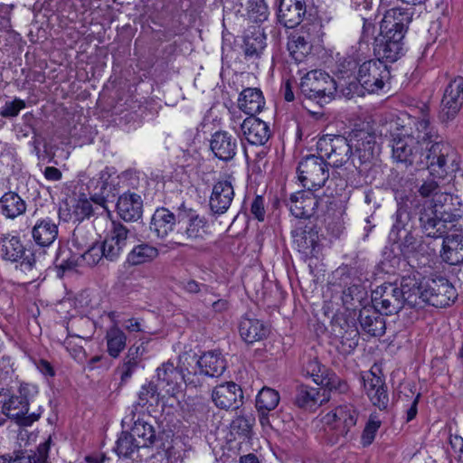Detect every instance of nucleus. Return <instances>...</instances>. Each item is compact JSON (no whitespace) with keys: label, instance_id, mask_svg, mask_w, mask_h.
Segmentation results:
<instances>
[{"label":"nucleus","instance_id":"obj_1","mask_svg":"<svg viewBox=\"0 0 463 463\" xmlns=\"http://www.w3.org/2000/svg\"><path fill=\"white\" fill-rule=\"evenodd\" d=\"M413 126L410 133L392 134L390 146L393 160L432 174L443 175L449 168H456V148L434 131L430 120L419 118Z\"/></svg>","mask_w":463,"mask_h":463},{"label":"nucleus","instance_id":"obj_2","mask_svg":"<svg viewBox=\"0 0 463 463\" xmlns=\"http://www.w3.org/2000/svg\"><path fill=\"white\" fill-rule=\"evenodd\" d=\"M463 217V203L458 194L444 190L430 206L420 212V225L427 238L439 239L456 228Z\"/></svg>","mask_w":463,"mask_h":463},{"label":"nucleus","instance_id":"obj_3","mask_svg":"<svg viewBox=\"0 0 463 463\" xmlns=\"http://www.w3.org/2000/svg\"><path fill=\"white\" fill-rule=\"evenodd\" d=\"M203 356L195 353H185L180 355V362L186 371L179 370L168 361L157 368L158 386L169 396H175L181 391L183 383L191 387L200 386L203 373Z\"/></svg>","mask_w":463,"mask_h":463},{"label":"nucleus","instance_id":"obj_4","mask_svg":"<svg viewBox=\"0 0 463 463\" xmlns=\"http://www.w3.org/2000/svg\"><path fill=\"white\" fill-rule=\"evenodd\" d=\"M349 142L353 150L352 168L345 166V177L347 182L356 186L360 184L361 177L365 176L374 164L381 148L376 135L364 129L352 131Z\"/></svg>","mask_w":463,"mask_h":463},{"label":"nucleus","instance_id":"obj_5","mask_svg":"<svg viewBox=\"0 0 463 463\" xmlns=\"http://www.w3.org/2000/svg\"><path fill=\"white\" fill-rule=\"evenodd\" d=\"M391 78V71L386 63L377 59L365 61L359 65L355 77L357 82H350L347 95H364L363 90L368 93H376L390 82Z\"/></svg>","mask_w":463,"mask_h":463},{"label":"nucleus","instance_id":"obj_6","mask_svg":"<svg viewBox=\"0 0 463 463\" xmlns=\"http://www.w3.org/2000/svg\"><path fill=\"white\" fill-rule=\"evenodd\" d=\"M36 392L35 386L21 383L16 392L3 402L2 412L21 426L32 425L39 420L43 411L39 407L37 411L29 412L30 400Z\"/></svg>","mask_w":463,"mask_h":463},{"label":"nucleus","instance_id":"obj_7","mask_svg":"<svg viewBox=\"0 0 463 463\" xmlns=\"http://www.w3.org/2000/svg\"><path fill=\"white\" fill-rule=\"evenodd\" d=\"M299 89L307 99L324 106L333 99L337 88L335 80L328 73L314 70L302 77Z\"/></svg>","mask_w":463,"mask_h":463},{"label":"nucleus","instance_id":"obj_8","mask_svg":"<svg viewBox=\"0 0 463 463\" xmlns=\"http://www.w3.org/2000/svg\"><path fill=\"white\" fill-rule=\"evenodd\" d=\"M330 165L322 156L307 155L298 163L297 172L304 188L318 190L329 178Z\"/></svg>","mask_w":463,"mask_h":463},{"label":"nucleus","instance_id":"obj_9","mask_svg":"<svg viewBox=\"0 0 463 463\" xmlns=\"http://www.w3.org/2000/svg\"><path fill=\"white\" fill-rule=\"evenodd\" d=\"M317 149L323 157H326L330 166L340 168L348 166L352 168L351 157L353 156L349 137L341 135H324L317 141Z\"/></svg>","mask_w":463,"mask_h":463},{"label":"nucleus","instance_id":"obj_10","mask_svg":"<svg viewBox=\"0 0 463 463\" xmlns=\"http://www.w3.org/2000/svg\"><path fill=\"white\" fill-rule=\"evenodd\" d=\"M88 188L90 200L104 210H108L106 203L112 202L119 193L118 176L115 175V173H112L109 167H106L99 172L98 177L90 181Z\"/></svg>","mask_w":463,"mask_h":463},{"label":"nucleus","instance_id":"obj_11","mask_svg":"<svg viewBox=\"0 0 463 463\" xmlns=\"http://www.w3.org/2000/svg\"><path fill=\"white\" fill-rule=\"evenodd\" d=\"M359 417V411L351 403L342 404L335 408L325 417L326 423L334 430L335 438L330 442L335 444L340 438L346 439L351 433Z\"/></svg>","mask_w":463,"mask_h":463},{"label":"nucleus","instance_id":"obj_12","mask_svg":"<svg viewBox=\"0 0 463 463\" xmlns=\"http://www.w3.org/2000/svg\"><path fill=\"white\" fill-rule=\"evenodd\" d=\"M463 107V77L450 80L441 99L439 120L442 124L453 121Z\"/></svg>","mask_w":463,"mask_h":463},{"label":"nucleus","instance_id":"obj_13","mask_svg":"<svg viewBox=\"0 0 463 463\" xmlns=\"http://www.w3.org/2000/svg\"><path fill=\"white\" fill-rule=\"evenodd\" d=\"M424 288L425 305L443 308L453 304L458 298L456 288L443 277L426 279Z\"/></svg>","mask_w":463,"mask_h":463},{"label":"nucleus","instance_id":"obj_14","mask_svg":"<svg viewBox=\"0 0 463 463\" xmlns=\"http://www.w3.org/2000/svg\"><path fill=\"white\" fill-rule=\"evenodd\" d=\"M373 306L384 316L399 313L404 307L396 283H383L372 291Z\"/></svg>","mask_w":463,"mask_h":463},{"label":"nucleus","instance_id":"obj_15","mask_svg":"<svg viewBox=\"0 0 463 463\" xmlns=\"http://www.w3.org/2000/svg\"><path fill=\"white\" fill-rule=\"evenodd\" d=\"M25 247L18 236L5 234L0 238V256L3 260L17 262L21 260V267L25 270L33 269L37 262L35 254L25 253Z\"/></svg>","mask_w":463,"mask_h":463},{"label":"nucleus","instance_id":"obj_16","mask_svg":"<svg viewBox=\"0 0 463 463\" xmlns=\"http://www.w3.org/2000/svg\"><path fill=\"white\" fill-rule=\"evenodd\" d=\"M405 36H388L378 34L374 38L373 52L377 57L376 59L386 62H395L404 54V43Z\"/></svg>","mask_w":463,"mask_h":463},{"label":"nucleus","instance_id":"obj_17","mask_svg":"<svg viewBox=\"0 0 463 463\" xmlns=\"http://www.w3.org/2000/svg\"><path fill=\"white\" fill-rule=\"evenodd\" d=\"M243 392L240 385L227 382L215 386L212 392V401L222 410H237L243 403Z\"/></svg>","mask_w":463,"mask_h":463},{"label":"nucleus","instance_id":"obj_18","mask_svg":"<svg viewBox=\"0 0 463 463\" xmlns=\"http://www.w3.org/2000/svg\"><path fill=\"white\" fill-rule=\"evenodd\" d=\"M177 224L190 241L202 238L203 218L198 209L183 203L177 209Z\"/></svg>","mask_w":463,"mask_h":463},{"label":"nucleus","instance_id":"obj_19","mask_svg":"<svg viewBox=\"0 0 463 463\" xmlns=\"http://www.w3.org/2000/svg\"><path fill=\"white\" fill-rule=\"evenodd\" d=\"M209 149L213 158L222 162H229L237 154V138L227 131L218 130L212 134L209 139Z\"/></svg>","mask_w":463,"mask_h":463},{"label":"nucleus","instance_id":"obj_20","mask_svg":"<svg viewBox=\"0 0 463 463\" xmlns=\"http://www.w3.org/2000/svg\"><path fill=\"white\" fill-rule=\"evenodd\" d=\"M241 49L248 61H255L261 59L267 48V36L260 26L248 27L242 36Z\"/></svg>","mask_w":463,"mask_h":463},{"label":"nucleus","instance_id":"obj_21","mask_svg":"<svg viewBox=\"0 0 463 463\" xmlns=\"http://www.w3.org/2000/svg\"><path fill=\"white\" fill-rule=\"evenodd\" d=\"M314 190H301L290 194L288 202L289 211L296 218L308 219L317 211L319 199L314 194Z\"/></svg>","mask_w":463,"mask_h":463},{"label":"nucleus","instance_id":"obj_22","mask_svg":"<svg viewBox=\"0 0 463 463\" xmlns=\"http://www.w3.org/2000/svg\"><path fill=\"white\" fill-rule=\"evenodd\" d=\"M455 164L457 165L456 168H449V171L443 175H439L436 172L432 174V171L428 170L429 172L426 177L417 180L416 188L419 195L424 199H435V197L438 196V194H442L444 192V186L441 184V182L449 175L454 174L460 169V159L457 151Z\"/></svg>","mask_w":463,"mask_h":463},{"label":"nucleus","instance_id":"obj_23","mask_svg":"<svg viewBox=\"0 0 463 463\" xmlns=\"http://www.w3.org/2000/svg\"><path fill=\"white\" fill-rule=\"evenodd\" d=\"M425 288V280H420L413 276L402 277L398 288L401 292L404 307L411 308H421L425 306V297L423 289Z\"/></svg>","mask_w":463,"mask_h":463},{"label":"nucleus","instance_id":"obj_24","mask_svg":"<svg viewBox=\"0 0 463 463\" xmlns=\"http://www.w3.org/2000/svg\"><path fill=\"white\" fill-rule=\"evenodd\" d=\"M234 197V189L227 180L218 181L213 187L209 199L210 214L215 218L225 213Z\"/></svg>","mask_w":463,"mask_h":463},{"label":"nucleus","instance_id":"obj_25","mask_svg":"<svg viewBox=\"0 0 463 463\" xmlns=\"http://www.w3.org/2000/svg\"><path fill=\"white\" fill-rule=\"evenodd\" d=\"M310 25L306 24L288 36V51L297 62H301L312 51L314 37L309 33Z\"/></svg>","mask_w":463,"mask_h":463},{"label":"nucleus","instance_id":"obj_26","mask_svg":"<svg viewBox=\"0 0 463 463\" xmlns=\"http://www.w3.org/2000/svg\"><path fill=\"white\" fill-rule=\"evenodd\" d=\"M307 13L305 0H280L278 21L287 28H295L301 24Z\"/></svg>","mask_w":463,"mask_h":463},{"label":"nucleus","instance_id":"obj_27","mask_svg":"<svg viewBox=\"0 0 463 463\" xmlns=\"http://www.w3.org/2000/svg\"><path fill=\"white\" fill-rule=\"evenodd\" d=\"M383 316L384 315L373 306L362 307L357 318L362 331L370 336H383L386 331V323Z\"/></svg>","mask_w":463,"mask_h":463},{"label":"nucleus","instance_id":"obj_28","mask_svg":"<svg viewBox=\"0 0 463 463\" xmlns=\"http://www.w3.org/2000/svg\"><path fill=\"white\" fill-rule=\"evenodd\" d=\"M238 328L241 337L247 344L261 341L269 334V328L263 321L248 313L241 317Z\"/></svg>","mask_w":463,"mask_h":463},{"label":"nucleus","instance_id":"obj_29","mask_svg":"<svg viewBox=\"0 0 463 463\" xmlns=\"http://www.w3.org/2000/svg\"><path fill=\"white\" fill-rule=\"evenodd\" d=\"M117 212L119 217L126 222L139 220L143 213L141 196L135 193H124L118 199Z\"/></svg>","mask_w":463,"mask_h":463},{"label":"nucleus","instance_id":"obj_30","mask_svg":"<svg viewBox=\"0 0 463 463\" xmlns=\"http://www.w3.org/2000/svg\"><path fill=\"white\" fill-rule=\"evenodd\" d=\"M241 128L245 138L251 145L263 146L270 137L268 124L255 117L244 119Z\"/></svg>","mask_w":463,"mask_h":463},{"label":"nucleus","instance_id":"obj_31","mask_svg":"<svg viewBox=\"0 0 463 463\" xmlns=\"http://www.w3.org/2000/svg\"><path fill=\"white\" fill-rule=\"evenodd\" d=\"M294 243L306 257H314L318 250V232L315 227L305 226L291 232Z\"/></svg>","mask_w":463,"mask_h":463},{"label":"nucleus","instance_id":"obj_32","mask_svg":"<svg viewBox=\"0 0 463 463\" xmlns=\"http://www.w3.org/2000/svg\"><path fill=\"white\" fill-rule=\"evenodd\" d=\"M58 236V224L50 217L36 221L32 228V237L36 245L46 248L51 246Z\"/></svg>","mask_w":463,"mask_h":463},{"label":"nucleus","instance_id":"obj_33","mask_svg":"<svg viewBox=\"0 0 463 463\" xmlns=\"http://www.w3.org/2000/svg\"><path fill=\"white\" fill-rule=\"evenodd\" d=\"M366 394L372 403L380 410H385L389 404V396L384 379L372 373L364 383Z\"/></svg>","mask_w":463,"mask_h":463},{"label":"nucleus","instance_id":"obj_34","mask_svg":"<svg viewBox=\"0 0 463 463\" xmlns=\"http://www.w3.org/2000/svg\"><path fill=\"white\" fill-rule=\"evenodd\" d=\"M441 239L443 260L450 265L463 264V235L447 233Z\"/></svg>","mask_w":463,"mask_h":463},{"label":"nucleus","instance_id":"obj_35","mask_svg":"<svg viewBox=\"0 0 463 463\" xmlns=\"http://www.w3.org/2000/svg\"><path fill=\"white\" fill-rule=\"evenodd\" d=\"M175 223H177V214L175 215L166 208H158L151 218L149 229L157 238H165L173 231Z\"/></svg>","mask_w":463,"mask_h":463},{"label":"nucleus","instance_id":"obj_36","mask_svg":"<svg viewBox=\"0 0 463 463\" xmlns=\"http://www.w3.org/2000/svg\"><path fill=\"white\" fill-rule=\"evenodd\" d=\"M265 105L262 91L258 88H247L243 90L238 99V106L241 110L250 117L260 113Z\"/></svg>","mask_w":463,"mask_h":463},{"label":"nucleus","instance_id":"obj_37","mask_svg":"<svg viewBox=\"0 0 463 463\" xmlns=\"http://www.w3.org/2000/svg\"><path fill=\"white\" fill-rule=\"evenodd\" d=\"M320 392V390L317 388L309 387L305 384L298 385L294 403L298 407L304 409L320 406L328 401V398L326 397V390L323 391L322 394Z\"/></svg>","mask_w":463,"mask_h":463},{"label":"nucleus","instance_id":"obj_38","mask_svg":"<svg viewBox=\"0 0 463 463\" xmlns=\"http://www.w3.org/2000/svg\"><path fill=\"white\" fill-rule=\"evenodd\" d=\"M26 211L25 201L15 192L5 193L0 198V213L7 219H15Z\"/></svg>","mask_w":463,"mask_h":463},{"label":"nucleus","instance_id":"obj_39","mask_svg":"<svg viewBox=\"0 0 463 463\" xmlns=\"http://www.w3.org/2000/svg\"><path fill=\"white\" fill-rule=\"evenodd\" d=\"M343 305L347 310L355 312L359 307H366L368 294L366 288L360 283H354L344 288L342 292Z\"/></svg>","mask_w":463,"mask_h":463},{"label":"nucleus","instance_id":"obj_40","mask_svg":"<svg viewBox=\"0 0 463 463\" xmlns=\"http://www.w3.org/2000/svg\"><path fill=\"white\" fill-rule=\"evenodd\" d=\"M130 421H134L131 428L132 435L136 437L137 442L143 447L147 448L153 445L156 439V432L152 424L138 417L135 420V414L132 413Z\"/></svg>","mask_w":463,"mask_h":463},{"label":"nucleus","instance_id":"obj_41","mask_svg":"<svg viewBox=\"0 0 463 463\" xmlns=\"http://www.w3.org/2000/svg\"><path fill=\"white\" fill-rule=\"evenodd\" d=\"M105 340L107 352L112 358H118L127 346V335L117 325L107 330Z\"/></svg>","mask_w":463,"mask_h":463},{"label":"nucleus","instance_id":"obj_42","mask_svg":"<svg viewBox=\"0 0 463 463\" xmlns=\"http://www.w3.org/2000/svg\"><path fill=\"white\" fill-rule=\"evenodd\" d=\"M159 255L157 248L148 244L136 245L128 254L127 261L132 266H138L153 261Z\"/></svg>","mask_w":463,"mask_h":463},{"label":"nucleus","instance_id":"obj_43","mask_svg":"<svg viewBox=\"0 0 463 463\" xmlns=\"http://www.w3.org/2000/svg\"><path fill=\"white\" fill-rule=\"evenodd\" d=\"M204 375L219 377L226 369V361L220 350L204 352Z\"/></svg>","mask_w":463,"mask_h":463},{"label":"nucleus","instance_id":"obj_44","mask_svg":"<svg viewBox=\"0 0 463 463\" xmlns=\"http://www.w3.org/2000/svg\"><path fill=\"white\" fill-rule=\"evenodd\" d=\"M255 418L252 415H240L232 420L231 423L232 433L239 439L250 440L253 435V425Z\"/></svg>","mask_w":463,"mask_h":463},{"label":"nucleus","instance_id":"obj_45","mask_svg":"<svg viewBox=\"0 0 463 463\" xmlns=\"http://www.w3.org/2000/svg\"><path fill=\"white\" fill-rule=\"evenodd\" d=\"M409 201V198L406 197L405 200L402 199V202L398 203V209L395 213V222L391 230L390 238L400 234L402 231L411 230V226H409L411 220V213L408 211L407 204V202Z\"/></svg>","mask_w":463,"mask_h":463},{"label":"nucleus","instance_id":"obj_46","mask_svg":"<svg viewBox=\"0 0 463 463\" xmlns=\"http://www.w3.org/2000/svg\"><path fill=\"white\" fill-rule=\"evenodd\" d=\"M143 448L132 432L122 431L116 442L114 450L119 457L131 458L133 453Z\"/></svg>","mask_w":463,"mask_h":463},{"label":"nucleus","instance_id":"obj_47","mask_svg":"<svg viewBox=\"0 0 463 463\" xmlns=\"http://www.w3.org/2000/svg\"><path fill=\"white\" fill-rule=\"evenodd\" d=\"M279 393L269 387H263L256 397V408L258 411H271L279 404Z\"/></svg>","mask_w":463,"mask_h":463},{"label":"nucleus","instance_id":"obj_48","mask_svg":"<svg viewBox=\"0 0 463 463\" xmlns=\"http://www.w3.org/2000/svg\"><path fill=\"white\" fill-rule=\"evenodd\" d=\"M391 240L393 241V244L397 245L401 255L404 258L415 252L419 246V241L411 230L402 231L400 234L391 238Z\"/></svg>","mask_w":463,"mask_h":463},{"label":"nucleus","instance_id":"obj_49","mask_svg":"<svg viewBox=\"0 0 463 463\" xmlns=\"http://www.w3.org/2000/svg\"><path fill=\"white\" fill-rule=\"evenodd\" d=\"M246 10L249 20L256 24L267 21L269 15L265 0H248Z\"/></svg>","mask_w":463,"mask_h":463},{"label":"nucleus","instance_id":"obj_50","mask_svg":"<svg viewBox=\"0 0 463 463\" xmlns=\"http://www.w3.org/2000/svg\"><path fill=\"white\" fill-rule=\"evenodd\" d=\"M317 385L326 387L330 392H336L338 393H346L349 390L347 382L340 378L334 371L327 368L323 382Z\"/></svg>","mask_w":463,"mask_h":463},{"label":"nucleus","instance_id":"obj_51","mask_svg":"<svg viewBox=\"0 0 463 463\" xmlns=\"http://www.w3.org/2000/svg\"><path fill=\"white\" fill-rule=\"evenodd\" d=\"M384 16H391V20H393L397 23L398 25H400L402 30L398 31L396 36L400 37L401 34L405 36L408 26L412 20V12H410L407 9L395 7L387 10L384 14Z\"/></svg>","mask_w":463,"mask_h":463},{"label":"nucleus","instance_id":"obj_52","mask_svg":"<svg viewBox=\"0 0 463 463\" xmlns=\"http://www.w3.org/2000/svg\"><path fill=\"white\" fill-rule=\"evenodd\" d=\"M159 401L160 392H158L157 385L149 383L141 387L137 404L140 407H145L146 405L154 406L157 405Z\"/></svg>","mask_w":463,"mask_h":463},{"label":"nucleus","instance_id":"obj_53","mask_svg":"<svg viewBox=\"0 0 463 463\" xmlns=\"http://www.w3.org/2000/svg\"><path fill=\"white\" fill-rule=\"evenodd\" d=\"M95 213L92 203L88 199H79L72 206V212L70 213V219L73 222H82L90 218Z\"/></svg>","mask_w":463,"mask_h":463},{"label":"nucleus","instance_id":"obj_54","mask_svg":"<svg viewBox=\"0 0 463 463\" xmlns=\"http://www.w3.org/2000/svg\"><path fill=\"white\" fill-rule=\"evenodd\" d=\"M129 235V230L119 222H113L112 228L106 238L113 239V243L126 249Z\"/></svg>","mask_w":463,"mask_h":463},{"label":"nucleus","instance_id":"obj_55","mask_svg":"<svg viewBox=\"0 0 463 463\" xmlns=\"http://www.w3.org/2000/svg\"><path fill=\"white\" fill-rule=\"evenodd\" d=\"M327 367L321 364L320 362L317 359H309L304 366V372L307 375H309L313 378V381L318 384L320 382H323V376L325 375Z\"/></svg>","mask_w":463,"mask_h":463},{"label":"nucleus","instance_id":"obj_56","mask_svg":"<svg viewBox=\"0 0 463 463\" xmlns=\"http://www.w3.org/2000/svg\"><path fill=\"white\" fill-rule=\"evenodd\" d=\"M380 427V420L373 417L369 418L361 436V443L363 447H368L373 442L375 435Z\"/></svg>","mask_w":463,"mask_h":463},{"label":"nucleus","instance_id":"obj_57","mask_svg":"<svg viewBox=\"0 0 463 463\" xmlns=\"http://www.w3.org/2000/svg\"><path fill=\"white\" fill-rule=\"evenodd\" d=\"M82 261L87 265L93 267L99 263L100 260L105 259L102 248L99 243H94L80 255Z\"/></svg>","mask_w":463,"mask_h":463},{"label":"nucleus","instance_id":"obj_58","mask_svg":"<svg viewBox=\"0 0 463 463\" xmlns=\"http://www.w3.org/2000/svg\"><path fill=\"white\" fill-rule=\"evenodd\" d=\"M383 269L387 273H396L401 270L402 267L406 266L405 259L400 255H392V252H384V259L382 261Z\"/></svg>","mask_w":463,"mask_h":463},{"label":"nucleus","instance_id":"obj_59","mask_svg":"<svg viewBox=\"0 0 463 463\" xmlns=\"http://www.w3.org/2000/svg\"><path fill=\"white\" fill-rule=\"evenodd\" d=\"M25 106L26 104L24 99L14 98L13 100L5 103L0 111V116L5 118H15Z\"/></svg>","mask_w":463,"mask_h":463},{"label":"nucleus","instance_id":"obj_60","mask_svg":"<svg viewBox=\"0 0 463 463\" xmlns=\"http://www.w3.org/2000/svg\"><path fill=\"white\" fill-rule=\"evenodd\" d=\"M360 332L356 325H351V328L348 331H341L337 336L341 338V344L346 346L348 350H354L359 342Z\"/></svg>","mask_w":463,"mask_h":463},{"label":"nucleus","instance_id":"obj_61","mask_svg":"<svg viewBox=\"0 0 463 463\" xmlns=\"http://www.w3.org/2000/svg\"><path fill=\"white\" fill-rule=\"evenodd\" d=\"M99 244L102 248L105 259L109 261L117 260L125 250L118 244L113 243V239L106 238L103 242Z\"/></svg>","mask_w":463,"mask_h":463},{"label":"nucleus","instance_id":"obj_62","mask_svg":"<svg viewBox=\"0 0 463 463\" xmlns=\"http://www.w3.org/2000/svg\"><path fill=\"white\" fill-rule=\"evenodd\" d=\"M140 362L132 360L127 356H124L122 364L118 366V371L120 373L121 383H126L131 378L133 373L137 368Z\"/></svg>","mask_w":463,"mask_h":463},{"label":"nucleus","instance_id":"obj_63","mask_svg":"<svg viewBox=\"0 0 463 463\" xmlns=\"http://www.w3.org/2000/svg\"><path fill=\"white\" fill-rule=\"evenodd\" d=\"M331 324L333 331L336 335L341 334V331H348L351 328V325H356L354 317L349 318L345 315L335 316Z\"/></svg>","mask_w":463,"mask_h":463},{"label":"nucleus","instance_id":"obj_64","mask_svg":"<svg viewBox=\"0 0 463 463\" xmlns=\"http://www.w3.org/2000/svg\"><path fill=\"white\" fill-rule=\"evenodd\" d=\"M51 444L52 438L49 437L44 442L38 445L36 451L30 454L35 463H47Z\"/></svg>","mask_w":463,"mask_h":463}]
</instances>
